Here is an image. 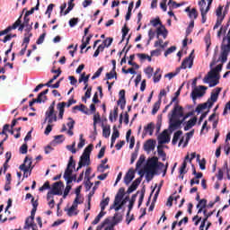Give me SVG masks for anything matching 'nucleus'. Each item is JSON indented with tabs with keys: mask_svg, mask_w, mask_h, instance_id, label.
I'll use <instances>...</instances> for the list:
<instances>
[{
	"mask_svg": "<svg viewBox=\"0 0 230 230\" xmlns=\"http://www.w3.org/2000/svg\"><path fill=\"white\" fill-rule=\"evenodd\" d=\"M183 111L184 109L182 108V106H174L172 110V117L170 118V122H169V132L171 134L172 132H173V130H177V128L181 127V123H184L182 119H179L184 116Z\"/></svg>",
	"mask_w": 230,
	"mask_h": 230,
	"instance_id": "1",
	"label": "nucleus"
},
{
	"mask_svg": "<svg viewBox=\"0 0 230 230\" xmlns=\"http://www.w3.org/2000/svg\"><path fill=\"white\" fill-rule=\"evenodd\" d=\"M221 91H222V88L217 87L215 89V93L214 92L211 93L210 98L208 100L207 102L199 104L197 106L196 112L200 113L201 111L208 109H208H211V107H213L215 102H217L218 100V94H220Z\"/></svg>",
	"mask_w": 230,
	"mask_h": 230,
	"instance_id": "2",
	"label": "nucleus"
},
{
	"mask_svg": "<svg viewBox=\"0 0 230 230\" xmlns=\"http://www.w3.org/2000/svg\"><path fill=\"white\" fill-rule=\"evenodd\" d=\"M31 158L26 156L24 159V163L20 165V169L22 172H24L23 177L28 178V172H30V175H31V170H33V167H31Z\"/></svg>",
	"mask_w": 230,
	"mask_h": 230,
	"instance_id": "3",
	"label": "nucleus"
},
{
	"mask_svg": "<svg viewBox=\"0 0 230 230\" xmlns=\"http://www.w3.org/2000/svg\"><path fill=\"white\" fill-rule=\"evenodd\" d=\"M223 65H217L215 68L208 72V76H205L203 79L204 84H209V80L211 78H217L218 76V73L222 71Z\"/></svg>",
	"mask_w": 230,
	"mask_h": 230,
	"instance_id": "4",
	"label": "nucleus"
},
{
	"mask_svg": "<svg viewBox=\"0 0 230 230\" xmlns=\"http://www.w3.org/2000/svg\"><path fill=\"white\" fill-rule=\"evenodd\" d=\"M75 168H76V162L75 161L73 156H70L69 160H68L67 166L65 170V173L63 176L64 179H66V178L70 177L71 175H73V170H75Z\"/></svg>",
	"mask_w": 230,
	"mask_h": 230,
	"instance_id": "5",
	"label": "nucleus"
},
{
	"mask_svg": "<svg viewBox=\"0 0 230 230\" xmlns=\"http://www.w3.org/2000/svg\"><path fill=\"white\" fill-rule=\"evenodd\" d=\"M206 91H208V87L204 85H199V89L195 87L191 92V98L193 102L197 100V98H200L206 94Z\"/></svg>",
	"mask_w": 230,
	"mask_h": 230,
	"instance_id": "6",
	"label": "nucleus"
},
{
	"mask_svg": "<svg viewBox=\"0 0 230 230\" xmlns=\"http://www.w3.org/2000/svg\"><path fill=\"white\" fill-rule=\"evenodd\" d=\"M146 166H155L157 167L158 170H163L164 168V164L159 162V158L157 156H153L147 160Z\"/></svg>",
	"mask_w": 230,
	"mask_h": 230,
	"instance_id": "7",
	"label": "nucleus"
},
{
	"mask_svg": "<svg viewBox=\"0 0 230 230\" xmlns=\"http://www.w3.org/2000/svg\"><path fill=\"white\" fill-rule=\"evenodd\" d=\"M136 177V170L130 168L124 176V182L126 186H128Z\"/></svg>",
	"mask_w": 230,
	"mask_h": 230,
	"instance_id": "8",
	"label": "nucleus"
},
{
	"mask_svg": "<svg viewBox=\"0 0 230 230\" xmlns=\"http://www.w3.org/2000/svg\"><path fill=\"white\" fill-rule=\"evenodd\" d=\"M181 66L182 69H186L187 67L191 69V67H193V51L190 54L189 57L183 59Z\"/></svg>",
	"mask_w": 230,
	"mask_h": 230,
	"instance_id": "9",
	"label": "nucleus"
},
{
	"mask_svg": "<svg viewBox=\"0 0 230 230\" xmlns=\"http://www.w3.org/2000/svg\"><path fill=\"white\" fill-rule=\"evenodd\" d=\"M62 188H64L63 181L54 182L52 184V190L50 191H52L54 195H62Z\"/></svg>",
	"mask_w": 230,
	"mask_h": 230,
	"instance_id": "10",
	"label": "nucleus"
},
{
	"mask_svg": "<svg viewBox=\"0 0 230 230\" xmlns=\"http://www.w3.org/2000/svg\"><path fill=\"white\" fill-rule=\"evenodd\" d=\"M199 12L201 13V22H202V24H205L206 21H208V17L206 16V15H208V13H206V12H204V7L206 6V0L199 1Z\"/></svg>",
	"mask_w": 230,
	"mask_h": 230,
	"instance_id": "11",
	"label": "nucleus"
},
{
	"mask_svg": "<svg viewBox=\"0 0 230 230\" xmlns=\"http://www.w3.org/2000/svg\"><path fill=\"white\" fill-rule=\"evenodd\" d=\"M160 145L170 143V135H168V129H164L159 136Z\"/></svg>",
	"mask_w": 230,
	"mask_h": 230,
	"instance_id": "12",
	"label": "nucleus"
},
{
	"mask_svg": "<svg viewBox=\"0 0 230 230\" xmlns=\"http://www.w3.org/2000/svg\"><path fill=\"white\" fill-rule=\"evenodd\" d=\"M91 164V158H84V155H82L80 156V160L78 163V167L76 168L75 172H78L79 170H82L83 166H89Z\"/></svg>",
	"mask_w": 230,
	"mask_h": 230,
	"instance_id": "13",
	"label": "nucleus"
},
{
	"mask_svg": "<svg viewBox=\"0 0 230 230\" xmlns=\"http://www.w3.org/2000/svg\"><path fill=\"white\" fill-rule=\"evenodd\" d=\"M31 227H37V224H35V217H32L30 216L25 220V225L23 226V229L30 230Z\"/></svg>",
	"mask_w": 230,
	"mask_h": 230,
	"instance_id": "14",
	"label": "nucleus"
},
{
	"mask_svg": "<svg viewBox=\"0 0 230 230\" xmlns=\"http://www.w3.org/2000/svg\"><path fill=\"white\" fill-rule=\"evenodd\" d=\"M46 121H48L49 125H51L53 121H57V114L53 113L49 115V112L46 111L44 123H46Z\"/></svg>",
	"mask_w": 230,
	"mask_h": 230,
	"instance_id": "15",
	"label": "nucleus"
},
{
	"mask_svg": "<svg viewBox=\"0 0 230 230\" xmlns=\"http://www.w3.org/2000/svg\"><path fill=\"white\" fill-rule=\"evenodd\" d=\"M93 147L94 146L93 144H90L88 146L84 148V153L82 155L84 159L91 158V152H93Z\"/></svg>",
	"mask_w": 230,
	"mask_h": 230,
	"instance_id": "16",
	"label": "nucleus"
},
{
	"mask_svg": "<svg viewBox=\"0 0 230 230\" xmlns=\"http://www.w3.org/2000/svg\"><path fill=\"white\" fill-rule=\"evenodd\" d=\"M155 148V145L154 144V140L152 139L147 140L144 145V150H146V152H152V150H154Z\"/></svg>",
	"mask_w": 230,
	"mask_h": 230,
	"instance_id": "17",
	"label": "nucleus"
},
{
	"mask_svg": "<svg viewBox=\"0 0 230 230\" xmlns=\"http://www.w3.org/2000/svg\"><path fill=\"white\" fill-rule=\"evenodd\" d=\"M109 119H110L111 123H114V121H117V119H118V107L117 106H115L113 108V111L110 112Z\"/></svg>",
	"mask_w": 230,
	"mask_h": 230,
	"instance_id": "18",
	"label": "nucleus"
},
{
	"mask_svg": "<svg viewBox=\"0 0 230 230\" xmlns=\"http://www.w3.org/2000/svg\"><path fill=\"white\" fill-rule=\"evenodd\" d=\"M155 128V124H154V122H151L144 128V130L146 134H149V136H153Z\"/></svg>",
	"mask_w": 230,
	"mask_h": 230,
	"instance_id": "19",
	"label": "nucleus"
},
{
	"mask_svg": "<svg viewBox=\"0 0 230 230\" xmlns=\"http://www.w3.org/2000/svg\"><path fill=\"white\" fill-rule=\"evenodd\" d=\"M22 17V15H21L13 24V26L16 25V28H18V31H22L24 30V28H26V25L22 23V20H21Z\"/></svg>",
	"mask_w": 230,
	"mask_h": 230,
	"instance_id": "20",
	"label": "nucleus"
},
{
	"mask_svg": "<svg viewBox=\"0 0 230 230\" xmlns=\"http://www.w3.org/2000/svg\"><path fill=\"white\" fill-rule=\"evenodd\" d=\"M197 125V117H193L190 120H188L186 126L184 127V130L188 131L190 128H192V127H195Z\"/></svg>",
	"mask_w": 230,
	"mask_h": 230,
	"instance_id": "21",
	"label": "nucleus"
},
{
	"mask_svg": "<svg viewBox=\"0 0 230 230\" xmlns=\"http://www.w3.org/2000/svg\"><path fill=\"white\" fill-rule=\"evenodd\" d=\"M137 193H139V191H137L136 194H133L131 197V199L129 200L128 217V215H130V211H132V208H134V204L136 203V199H137Z\"/></svg>",
	"mask_w": 230,
	"mask_h": 230,
	"instance_id": "22",
	"label": "nucleus"
},
{
	"mask_svg": "<svg viewBox=\"0 0 230 230\" xmlns=\"http://www.w3.org/2000/svg\"><path fill=\"white\" fill-rule=\"evenodd\" d=\"M108 40H109L108 44H107V40H103L102 44L98 46L97 49L100 52L103 51L105 49V48H109L112 44V41L114 40V39H110Z\"/></svg>",
	"mask_w": 230,
	"mask_h": 230,
	"instance_id": "23",
	"label": "nucleus"
},
{
	"mask_svg": "<svg viewBox=\"0 0 230 230\" xmlns=\"http://www.w3.org/2000/svg\"><path fill=\"white\" fill-rule=\"evenodd\" d=\"M73 109L74 111H80V112H83L84 114H89V109H87V106L84 104L75 105Z\"/></svg>",
	"mask_w": 230,
	"mask_h": 230,
	"instance_id": "24",
	"label": "nucleus"
},
{
	"mask_svg": "<svg viewBox=\"0 0 230 230\" xmlns=\"http://www.w3.org/2000/svg\"><path fill=\"white\" fill-rule=\"evenodd\" d=\"M193 134H195V129H192L190 132L185 134L186 138L183 144V148H186L188 146V143H190V140L191 139V137H193Z\"/></svg>",
	"mask_w": 230,
	"mask_h": 230,
	"instance_id": "25",
	"label": "nucleus"
},
{
	"mask_svg": "<svg viewBox=\"0 0 230 230\" xmlns=\"http://www.w3.org/2000/svg\"><path fill=\"white\" fill-rule=\"evenodd\" d=\"M102 121V117L100 116V113H96L93 115V131L95 134H98L96 130V125Z\"/></svg>",
	"mask_w": 230,
	"mask_h": 230,
	"instance_id": "26",
	"label": "nucleus"
},
{
	"mask_svg": "<svg viewBox=\"0 0 230 230\" xmlns=\"http://www.w3.org/2000/svg\"><path fill=\"white\" fill-rule=\"evenodd\" d=\"M162 76L163 75H161V68H157L154 74V77H153L154 83L155 84L159 83L161 81Z\"/></svg>",
	"mask_w": 230,
	"mask_h": 230,
	"instance_id": "27",
	"label": "nucleus"
},
{
	"mask_svg": "<svg viewBox=\"0 0 230 230\" xmlns=\"http://www.w3.org/2000/svg\"><path fill=\"white\" fill-rule=\"evenodd\" d=\"M5 162L4 164V173H6V170H8V163H10V159H12V152H7L5 154Z\"/></svg>",
	"mask_w": 230,
	"mask_h": 230,
	"instance_id": "28",
	"label": "nucleus"
},
{
	"mask_svg": "<svg viewBox=\"0 0 230 230\" xmlns=\"http://www.w3.org/2000/svg\"><path fill=\"white\" fill-rule=\"evenodd\" d=\"M181 134H182V130H178L173 134L172 145H173V146L177 145V142L179 141V139H181Z\"/></svg>",
	"mask_w": 230,
	"mask_h": 230,
	"instance_id": "29",
	"label": "nucleus"
},
{
	"mask_svg": "<svg viewBox=\"0 0 230 230\" xmlns=\"http://www.w3.org/2000/svg\"><path fill=\"white\" fill-rule=\"evenodd\" d=\"M105 211L101 210V212L98 214V216L94 218V220L92 222L93 226H96L97 224H100V220L105 217Z\"/></svg>",
	"mask_w": 230,
	"mask_h": 230,
	"instance_id": "30",
	"label": "nucleus"
},
{
	"mask_svg": "<svg viewBox=\"0 0 230 230\" xmlns=\"http://www.w3.org/2000/svg\"><path fill=\"white\" fill-rule=\"evenodd\" d=\"M157 170H159V167L152 166V165H146L145 167V172H151L152 175L157 174Z\"/></svg>",
	"mask_w": 230,
	"mask_h": 230,
	"instance_id": "31",
	"label": "nucleus"
},
{
	"mask_svg": "<svg viewBox=\"0 0 230 230\" xmlns=\"http://www.w3.org/2000/svg\"><path fill=\"white\" fill-rule=\"evenodd\" d=\"M12 30H17V23L15 25L8 26L5 30L0 31V37L3 35H7V33H10Z\"/></svg>",
	"mask_w": 230,
	"mask_h": 230,
	"instance_id": "32",
	"label": "nucleus"
},
{
	"mask_svg": "<svg viewBox=\"0 0 230 230\" xmlns=\"http://www.w3.org/2000/svg\"><path fill=\"white\" fill-rule=\"evenodd\" d=\"M49 93V89H46L43 92L38 94L40 100H43L42 102L45 103L48 101V96H46ZM43 96V99H42Z\"/></svg>",
	"mask_w": 230,
	"mask_h": 230,
	"instance_id": "33",
	"label": "nucleus"
},
{
	"mask_svg": "<svg viewBox=\"0 0 230 230\" xmlns=\"http://www.w3.org/2000/svg\"><path fill=\"white\" fill-rule=\"evenodd\" d=\"M146 159V156H145V155H141L139 156V159L137 162L136 170H139V167L143 166V163H145Z\"/></svg>",
	"mask_w": 230,
	"mask_h": 230,
	"instance_id": "34",
	"label": "nucleus"
},
{
	"mask_svg": "<svg viewBox=\"0 0 230 230\" xmlns=\"http://www.w3.org/2000/svg\"><path fill=\"white\" fill-rule=\"evenodd\" d=\"M102 136L103 137H110L111 136V126H103L102 128Z\"/></svg>",
	"mask_w": 230,
	"mask_h": 230,
	"instance_id": "35",
	"label": "nucleus"
},
{
	"mask_svg": "<svg viewBox=\"0 0 230 230\" xmlns=\"http://www.w3.org/2000/svg\"><path fill=\"white\" fill-rule=\"evenodd\" d=\"M161 100H158L156 102H155L153 110H152V114L155 115L157 114V111H159V109H161Z\"/></svg>",
	"mask_w": 230,
	"mask_h": 230,
	"instance_id": "36",
	"label": "nucleus"
},
{
	"mask_svg": "<svg viewBox=\"0 0 230 230\" xmlns=\"http://www.w3.org/2000/svg\"><path fill=\"white\" fill-rule=\"evenodd\" d=\"M75 0H70L68 2V7L66 8V10L64 11L63 15H67V13H69V12H71V10H73V8H75Z\"/></svg>",
	"mask_w": 230,
	"mask_h": 230,
	"instance_id": "37",
	"label": "nucleus"
},
{
	"mask_svg": "<svg viewBox=\"0 0 230 230\" xmlns=\"http://www.w3.org/2000/svg\"><path fill=\"white\" fill-rule=\"evenodd\" d=\"M111 201V198L107 197L105 199H103L102 201H101V211H105V208H107V206H109V202Z\"/></svg>",
	"mask_w": 230,
	"mask_h": 230,
	"instance_id": "38",
	"label": "nucleus"
},
{
	"mask_svg": "<svg viewBox=\"0 0 230 230\" xmlns=\"http://www.w3.org/2000/svg\"><path fill=\"white\" fill-rule=\"evenodd\" d=\"M137 57H138V58H140L141 62H143V60H148V62H152V57L146 55V54H143V53H138L137 54Z\"/></svg>",
	"mask_w": 230,
	"mask_h": 230,
	"instance_id": "39",
	"label": "nucleus"
},
{
	"mask_svg": "<svg viewBox=\"0 0 230 230\" xmlns=\"http://www.w3.org/2000/svg\"><path fill=\"white\" fill-rule=\"evenodd\" d=\"M109 224H111V218L108 217V218L104 219L103 222L96 227V230H102L106 226H109Z\"/></svg>",
	"mask_w": 230,
	"mask_h": 230,
	"instance_id": "40",
	"label": "nucleus"
},
{
	"mask_svg": "<svg viewBox=\"0 0 230 230\" xmlns=\"http://www.w3.org/2000/svg\"><path fill=\"white\" fill-rule=\"evenodd\" d=\"M187 166H188V163L186 162V160H184L181 166L180 167V171H179L180 175L188 173V171H186Z\"/></svg>",
	"mask_w": 230,
	"mask_h": 230,
	"instance_id": "41",
	"label": "nucleus"
},
{
	"mask_svg": "<svg viewBox=\"0 0 230 230\" xmlns=\"http://www.w3.org/2000/svg\"><path fill=\"white\" fill-rule=\"evenodd\" d=\"M106 78H107V80H112V78H115V80H118V73H116V70L114 73L111 69V71L110 73L106 74Z\"/></svg>",
	"mask_w": 230,
	"mask_h": 230,
	"instance_id": "42",
	"label": "nucleus"
},
{
	"mask_svg": "<svg viewBox=\"0 0 230 230\" xmlns=\"http://www.w3.org/2000/svg\"><path fill=\"white\" fill-rule=\"evenodd\" d=\"M157 152L158 155L162 157V161H166V153H164V150L160 146L157 147Z\"/></svg>",
	"mask_w": 230,
	"mask_h": 230,
	"instance_id": "43",
	"label": "nucleus"
},
{
	"mask_svg": "<svg viewBox=\"0 0 230 230\" xmlns=\"http://www.w3.org/2000/svg\"><path fill=\"white\" fill-rule=\"evenodd\" d=\"M119 100L117 102L118 105H119V103H121V102H127V100L125 99V90H120L119 93Z\"/></svg>",
	"mask_w": 230,
	"mask_h": 230,
	"instance_id": "44",
	"label": "nucleus"
},
{
	"mask_svg": "<svg viewBox=\"0 0 230 230\" xmlns=\"http://www.w3.org/2000/svg\"><path fill=\"white\" fill-rule=\"evenodd\" d=\"M64 135H58L54 137L53 143H57L58 145H60V143H64Z\"/></svg>",
	"mask_w": 230,
	"mask_h": 230,
	"instance_id": "45",
	"label": "nucleus"
},
{
	"mask_svg": "<svg viewBox=\"0 0 230 230\" xmlns=\"http://www.w3.org/2000/svg\"><path fill=\"white\" fill-rule=\"evenodd\" d=\"M128 31H130V29L127 27V24H125L124 27L122 28V40L120 42H123V40H125V37L128 35Z\"/></svg>",
	"mask_w": 230,
	"mask_h": 230,
	"instance_id": "46",
	"label": "nucleus"
},
{
	"mask_svg": "<svg viewBox=\"0 0 230 230\" xmlns=\"http://www.w3.org/2000/svg\"><path fill=\"white\" fill-rule=\"evenodd\" d=\"M76 208H78V206L75 205V203H73V205L71 206V208H69L67 209V215H68V217H73V215H74V213H75Z\"/></svg>",
	"mask_w": 230,
	"mask_h": 230,
	"instance_id": "47",
	"label": "nucleus"
},
{
	"mask_svg": "<svg viewBox=\"0 0 230 230\" xmlns=\"http://www.w3.org/2000/svg\"><path fill=\"white\" fill-rule=\"evenodd\" d=\"M138 186V184L133 181L132 184L128 187L127 193H132L133 191H136Z\"/></svg>",
	"mask_w": 230,
	"mask_h": 230,
	"instance_id": "48",
	"label": "nucleus"
},
{
	"mask_svg": "<svg viewBox=\"0 0 230 230\" xmlns=\"http://www.w3.org/2000/svg\"><path fill=\"white\" fill-rule=\"evenodd\" d=\"M109 168H111L109 164L107 165L100 164L97 167V172H100V173H103V172H105V170H109Z\"/></svg>",
	"mask_w": 230,
	"mask_h": 230,
	"instance_id": "49",
	"label": "nucleus"
},
{
	"mask_svg": "<svg viewBox=\"0 0 230 230\" xmlns=\"http://www.w3.org/2000/svg\"><path fill=\"white\" fill-rule=\"evenodd\" d=\"M206 206H208V199H202L201 200L199 201V203L197 204L196 208H206Z\"/></svg>",
	"mask_w": 230,
	"mask_h": 230,
	"instance_id": "50",
	"label": "nucleus"
},
{
	"mask_svg": "<svg viewBox=\"0 0 230 230\" xmlns=\"http://www.w3.org/2000/svg\"><path fill=\"white\" fill-rule=\"evenodd\" d=\"M66 106V102H59L57 105V109H58V111H59V112H65Z\"/></svg>",
	"mask_w": 230,
	"mask_h": 230,
	"instance_id": "51",
	"label": "nucleus"
},
{
	"mask_svg": "<svg viewBox=\"0 0 230 230\" xmlns=\"http://www.w3.org/2000/svg\"><path fill=\"white\" fill-rule=\"evenodd\" d=\"M102 71H103V66H101L100 68H98V70L92 76V80H96V78H99Z\"/></svg>",
	"mask_w": 230,
	"mask_h": 230,
	"instance_id": "52",
	"label": "nucleus"
},
{
	"mask_svg": "<svg viewBox=\"0 0 230 230\" xmlns=\"http://www.w3.org/2000/svg\"><path fill=\"white\" fill-rule=\"evenodd\" d=\"M189 17L190 19H197V17H199V13L197 12V9L195 8H192L190 11V13H189Z\"/></svg>",
	"mask_w": 230,
	"mask_h": 230,
	"instance_id": "53",
	"label": "nucleus"
},
{
	"mask_svg": "<svg viewBox=\"0 0 230 230\" xmlns=\"http://www.w3.org/2000/svg\"><path fill=\"white\" fill-rule=\"evenodd\" d=\"M93 195H94V190L90 191L88 194V207L84 209V211L91 210V199L93 198Z\"/></svg>",
	"mask_w": 230,
	"mask_h": 230,
	"instance_id": "54",
	"label": "nucleus"
},
{
	"mask_svg": "<svg viewBox=\"0 0 230 230\" xmlns=\"http://www.w3.org/2000/svg\"><path fill=\"white\" fill-rule=\"evenodd\" d=\"M53 8H55L54 4H50L47 7V11L45 13L48 15L49 19V17H51V12H53Z\"/></svg>",
	"mask_w": 230,
	"mask_h": 230,
	"instance_id": "55",
	"label": "nucleus"
},
{
	"mask_svg": "<svg viewBox=\"0 0 230 230\" xmlns=\"http://www.w3.org/2000/svg\"><path fill=\"white\" fill-rule=\"evenodd\" d=\"M150 23L152 24V26H154L155 28L157 26H163V23L161 22V20L159 18L154 19L150 21Z\"/></svg>",
	"mask_w": 230,
	"mask_h": 230,
	"instance_id": "56",
	"label": "nucleus"
},
{
	"mask_svg": "<svg viewBox=\"0 0 230 230\" xmlns=\"http://www.w3.org/2000/svg\"><path fill=\"white\" fill-rule=\"evenodd\" d=\"M80 19L78 18H72L69 20V26L70 28H75L79 22Z\"/></svg>",
	"mask_w": 230,
	"mask_h": 230,
	"instance_id": "57",
	"label": "nucleus"
},
{
	"mask_svg": "<svg viewBox=\"0 0 230 230\" xmlns=\"http://www.w3.org/2000/svg\"><path fill=\"white\" fill-rule=\"evenodd\" d=\"M121 200H123V197L116 194L113 206H115V208L119 206Z\"/></svg>",
	"mask_w": 230,
	"mask_h": 230,
	"instance_id": "58",
	"label": "nucleus"
},
{
	"mask_svg": "<svg viewBox=\"0 0 230 230\" xmlns=\"http://www.w3.org/2000/svg\"><path fill=\"white\" fill-rule=\"evenodd\" d=\"M65 181H66V184H71V182L76 181V174H71L67 178H65Z\"/></svg>",
	"mask_w": 230,
	"mask_h": 230,
	"instance_id": "59",
	"label": "nucleus"
},
{
	"mask_svg": "<svg viewBox=\"0 0 230 230\" xmlns=\"http://www.w3.org/2000/svg\"><path fill=\"white\" fill-rule=\"evenodd\" d=\"M42 102H43V100H42V99H40L39 97L36 98V99H32V101H31V102H29V107H33V104H34V103H43Z\"/></svg>",
	"mask_w": 230,
	"mask_h": 230,
	"instance_id": "60",
	"label": "nucleus"
},
{
	"mask_svg": "<svg viewBox=\"0 0 230 230\" xmlns=\"http://www.w3.org/2000/svg\"><path fill=\"white\" fill-rule=\"evenodd\" d=\"M219 81H218V77L217 79H212V80H208V86L209 87H215L217 85H218Z\"/></svg>",
	"mask_w": 230,
	"mask_h": 230,
	"instance_id": "61",
	"label": "nucleus"
},
{
	"mask_svg": "<svg viewBox=\"0 0 230 230\" xmlns=\"http://www.w3.org/2000/svg\"><path fill=\"white\" fill-rule=\"evenodd\" d=\"M146 75H147V78H152V74L154 73V68L151 66H148L145 70Z\"/></svg>",
	"mask_w": 230,
	"mask_h": 230,
	"instance_id": "62",
	"label": "nucleus"
},
{
	"mask_svg": "<svg viewBox=\"0 0 230 230\" xmlns=\"http://www.w3.org/2000/svg\"><path fill=\"white\" fill-rule=\"evenodd\" d=\"M20 153L22 155L28 154V144H22V146L20 147Z\"/></svg>",
	"mask_w": 230,
	"mask_h": 230,
	"instance_id": "63",
	"label": "nucleus"
},
{
	"mask_svg": "<svg viewBox=\"0 0 230 230\" xmlns=\"http://www.w3.org/2000/svg\"><path fill=\"white\" fill-rule=\"evenodd\" d=\"M51 186L49 185V181H46L42 187L39 189L40 191H44L45 190H50Z\"/></svg>",
	"mask_w": 230,
	"mask_h": 230,
	"instance_id": "64",
	"label": "nucleus"
}]
</instances>
